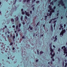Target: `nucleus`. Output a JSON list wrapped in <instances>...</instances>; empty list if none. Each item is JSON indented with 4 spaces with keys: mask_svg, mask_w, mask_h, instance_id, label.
Segmentation results:
<instances>
[{
    "mask_svg": "<svg viewBox=\"0 0 67 67\" xmlns=\"http://www.w3.org/2000/svg\"><path fill=\"white\" fill-rule=\"evenodd\" d=\"M30 28V30H32L33 29V28L32 27H31V28Z\"/></svg>",
    "mask_w": 67,
    "mask_h": 67,
    "instance_id": "obj_35",
    "label": "nucleus"
},
{
    "mask_svg": "<svg viewBox=\"0 0 67 67\" xmlns=\"http://www.w3.org/2000/svg\"><path fill=\"white\" fill-rule=\"evenodd\" d=\"M49 12H50V13L49 14V15H50V16H51V15H52V13L51 11H49Z\"/></svg>",
    "mask_w": 67,
    "mask_h": 67,
    "instance_id": "obj_8",
    "label": "nucleus"
},
{
    "mask_svg": "<svg viewBox=\"0 0 67 67\" xmlns=\"http://www.w3.org/2000/svg\"><path fill=\"white\" fill-rule=\"evenodd\" d=\"M16 29L17 30H18V25H17L16 26Z\"/></svg>",
    "mask_w": 67,
    "mask_h": 67,
    "instance_id": "obj_21",
    "label": "nucleus"
},
{
    "mask_svg": "<svg viewBox=\"0 0 67 67\" xmlns=\"http://www.w3.org/2000/svg\"><path fill=\"white\" fill-rule=\"evenodd\" d=\"M65 46H63V48H65Z\"/></svg>",
    "mask_w": 67,
    "mask_h": 67,
    "instance_id": "obj_57",
    "label": "nucleus"
},
{
    "mask_svg": "<svg viewBox=\"0 0 67 67\" xmlns=\"http://www.w3.org/2000/svg\"><path fill=\"white\" fill-rule=\"evenodd\" d=\"M58 15H59V13H58L57 14V16H58Z\"/></svg>",
    "mask_w": 67,
    "mask_h": 67,
    "instance_id": "obj_41",
    "label": "nucleus"
},
{
    "mask_svg": "<svg viewBox=\"0 0 67 67\" xmlns=\"http://www.w3.org/2000/svg\"><path fill=\"white\" fill-rule=\"evenodd\" d=\"M43 53L44 52H43L42 51H41L40 53V54H43Z\"/></svg>",
    "mask_w": 67,
    "mask_h": 67,
    "instance_id": "obj_13",
    "label": "nucleus"
},
{
    "mask_svg": "<svg viewBox=\"0 0 67 67\" xmlns=\"http://www.w3.org/2000/svg\"><path fill=\"white\" fill-rule=\"evenodd\" d=\"M19 20V18L18 17H16L15 19V20L16 21H17Z\"/></svg>",
    "mask_w": 67,
    "mask_h": 67,
    "instance_id": "obj_7",
    "label": "nucleus"
},
{
    "mask_svg": "<svg viewBox=\"0 0 67 67\" xmlns=\"http://www.w3.org/2000/svg\"><path fill=\"white\" fill-rule=\"evenodd\" d=\"M15 8H15V9H14V11H16V8H16V7H15Z\"/></svg>",
    "mask_w": 67,
    "mask_h": 67,
    "instance_id": "obj_20",
    "label": "nucleus"
},
{
    "mask_svg": "<svg viewBox=\"0 0 67 67\" xmlns=\"http://www.w3.org/2000/svg\"><path fill=\"white\" fill-rule=\"evenodd\" d=\"M63 34H64V33L62 31V32L60 33V35H62V36H63Z\"/></svg>",
    "mask_w": 67,
    "mask_h": 67,
    "instance_id": "obj_12",
    "label": "nucleus"
},
{
    "mask_svg": "<svg viewBox=\"0 0 67 67\" xmlns=\"http://www.w3.org/2000/svg\"><path fill=\"white\" fill-rule=\"evenodd\" d=\"M15 49V48L14 47L13 48V50H14Z\"/></svg>",
    "mask_w": 67,
    "mask_h": 67,
    "instance_id": "obj_45",
    "label": "nucleus"
},
{
    "mask_svg": "<svg viewBox=\"0 0 67 67\" xmlns=\"http://www.w3.org/2000/svg\"><path fill=\"white\" fill-rule=\"evenodd\" d=\"M53 57H54V56H51V58L52 59H53Z\"/></svg>",
    "mask_w": 67,
    "mask_h": 67,
    "instance_id": "obj_44",
    "label": "nucleus"
},
{
    "mask_svg": "<svg viewBox=\"0 0 67 67\" xmlns=\"http://www.w3.org/2000/svg\"><path fill=\"white\" fill-rule=\"evenodd\" d=\"M9 35H8L7 36V37H8V38H9Z\"/></svg>",
    "mask_w": 67,
    "mask_h": 67,
    "instance_id": "obj_58",
    "label": "nucleus"
},
{
    "mask_svg": "<svg viewBox=\"0 0 67 67\" xmlns=\"http://www.w3.org/2000/svg\"><path fill=\"white\" fill-rule=\"evenodd\" d=\"M29 1H30V0H27V3L29 2Z\"/></svg>",
    "mask_w": 67,
    "mask_h": 67,
    "instance_id": "obj_34",
    "label": "nucleus"
},
{
    "mask_svg": "<svg viewBox=\"0 0 67 67\" xmlns=\"http://www.w3.org/2000/svg\"><path fill=\"white\" fill-rule=\"evenodd\" d=\"M23 24L24 25V24H25V23H24V22H23Z\"/></svg>",
    "mask_w": 67,
    "mask_h": 67,
    "instance_id": "obj_48",
    "label": "nucleus"
},
{
    "mask_svg": "<svg viewBox=\"0 0 67 67\" xmlns=\"http://www.w3.org/2000/svg\"><path fill=\"white\" fill-rule=\"evenodd\" d=\"M26 15H27V16H30V14L29 13V12H26Z\"/></svg>",
    "mask_w": 67,
    "mask_h": 67,
    "instance_id": "obj_4",
    "label": "nucleus"
},
{
    "mask_svg": "<svg viewBox=\"0 0 67 67\" xmlns=\"http://www.w3.org/2000/svg\"><path fill=\"white\" fill-rule=\"evenodd\" d=\"M53 47L54 48H55V46L54 45H53Z\"/></svg>",
    "mask_w": 67,
    "mask_h": 67,
    "instance_id": "obj_61",
    "label": "nucleus"
},
{
    "mask_svg": "<svg viewBox=\"0 0 67 67\" xmlns=\"http://www.w3.org/2000/svg\"><path fill=\"white\" fill-rule=\"evenodd\" d=\"M56 22H57V20L54 21H53L54 24H56V23H56Z\"/></svg>",
    "mask_w": 67,
    "mask_h": 67,
    "instance_id": "obj_15",
    "label": "nucleus"
},
{
    "mask_svg": "<svg viewBox=\"0 0 67 67\" xmlns=\"http://www.w3.org/2000/svg\"><path fill=\"white\" fill-rule=\"evenodd\" d=\"M22 14L23 15L24 14V12H22Z\"/></svg>",
    "mask_w": 67,
    "mask_h": 67,
    "instance_id": "obj_26",
    "label": "nucleus"
},
{
    "mask_svg": "<svg viewBox=\"0 0 67 67\" xmlns=\"http://www.w3.org/2000/svg\"><path fill=\"white\" fill-rule=\"evenodd\" d=\"M57 1V0H55H55H54V2H56V1Z\"/></svg>",
    "mask_w": 67,
    "mask_h": 67,
    "instance_id": "obj_53",
    "label": "nucleus"
},
{
    "mask_svg": "<svg viewBox=\"0 0 67 67\" xmlns=\"http://www.w3.org/2000/svg\"><path fill=\"white\" fill-rule=\"evenodd\" d=\"M48 1L49 2H51V0H48Z\"/></svg>",
    "mask_w": 67,
    "mask_h": 67,
    "instance_id": "obj_63",
    "label": "nucleus"
},
{
    "mask_svg": "<svg viewBox=\"0 0 67 67\" xmlns=\"http://www.w3.org/2000/svg\"><path fill=\"white\" fill-rule=\"evenodd\" d=\"M45 25H43V27H45Z\"/></svg>",
    "mask_w": 67,
    "mask_h": 67,
    "instance_id": "obj_59",
    "label": "nucleus"
},
{
    "mask_svg": "<svg viewBox=\"0 0 67 67\" xmlns=\"http://www.w3.org/2000/svg\"><path fill=\"white\" fill-rule=\"evenodd\" d=\"M23 9H21V12H23Z\"/></svg>",
    "mask_w": 67,
    "mask_h": 67,
    "instance_id": "obj_52",
    "label": "nucleus"
},
{
    "mask_svg": "<svg viewBox=\"0 0 67 67\" xmlns=\"http://www.w3.org/2000/svg\"><path fill=\"white\" fill-rule=\"evenodd\" d=\"M36 3H40V1H38L36 2Z\"/></svg>",
    "mask_w": 67,
    "mask_h": 67,
    "instance_id": "obj_25",
    "label": "nucleus"
},
{
    "mask_svg": "<svg viewBox=\"0 0 67 67\" xmlns=\"http://www.w3.org/2000/svg\"><path fill=\"white\" fill-rule=\"evenodd\" d=\"M16 0L14 2V4H15L16 3Z\"/></svg>",
    "mask_w": 67,
    "mask_h": 67,
    "instance_id": "obj_23",
    "label": "nucleus"
},
{
    "mask_svg": "<svg viewBox=\"0 0 67 67\" xmlns=\"http://www.w3.org/2000/svg\"><path fill=\"white\" fill-rule=\"evenodd\" d=\"M52 61H53V62H54V60H54V59H52Z\"/></svg>",
    "mask_w": 67,
    "mask_h": 67,
    "instance_id": "obj_51",
    "label": "nucleus"
},
{
    "mask_svg": "<svg viewBox=\"0 0 67 67\" xmlns=\"http://www.w3.org/2000/svg\"><path fill=\"white\" fill-rule=\"evenodd\" d=\"M51 22H52V21H49V23H51Z\"/></svg>",
    "mask_w": 67,
    "mask_h": 67,
    "instance_id": "obj_56",
    "label": "nucleus"
},
{
    "mask_svg": "<svg viewBox=\"0 0 67 67\" xmlns=\"http://www.w3.org/2000/svg\"><path fill=\"white\" fill-rule=\"evenodd\" d=\"M62 32H63V34L65 33V32H66V30H65V29L64 30H63Z\"/></svg>",
    "mask_w": 67,
    "mask_h": 67,
    "instance_id": "obj_9",
    "label": "nucleus"
},
{
    "mask_svg": "<svg viewBox=\"0 0 67 67\" xmlns=\"http://www.w3.org/2000/svg\"><path fill=\"white\" fill-rule=\"evenodd\" d=\"M65 62H67V60H66V59H65Z\"/></svg>",
    "mask_w": 67,
    "mask_h": 67,
    "instance_id": "obj_55",
    "label": "nucleus"
},
{
    "mask_svg": "<svg viewBox=\"0 0 67 67\" xmlns=\"http://www.w3.org/2000/svg\"><path fill=\"white\" fill-rule=\"evenodd\" d=\"M21 21H22L23 20V16H21Z\"/></svg>",
    "mask_w": 67,
    "mask_h": 67,
    "instance_id": "obj_14",
    "label": "nucleus"
},
{
    "mask_svg": "<svg viewBox=\"0 0 67 67\" xmlns=\"http://www.w3.org/2000/svg\"><path fill=\"white\" fill-rule=\"evenodd\" d=\"M57 36H56L55 38V40L54 41V42H55V41H56V40H57Z\"/></svg>",
    "mask_w": 67,
    "mask_h": 67,
    "instance_id": "obj_6",
    "label": "nucleus"
},
{
    "mask_svg": "<svg viewBox=\"0 0 67 67\" xmlns=\"http://www.w3.org/2000/svg\"><path fill=\"white\" fill-rule=\"evenodd\" d=\"M34 9H35V8L34 7H33V11H34Z\"/></svg>",
    "mask_w": 67,
    "mask_h": 67,
    "instance_id": "obj_32",
    "label": "nucleus"
},
{
    "mask_svg": "<svg viewBox=\"0 0 67 67\" xmlns=\"http://www.w3.org/2000/svg\"><path fill=\"white\" fill-rule=\"evenodd\" d=\"M39 22H38V23H37V25H36V26H37V25H38V24H39Z\"/></svg>",
    "mask_w": 67,
    "mask_h": 67,
    "instance_id": "obj_22",
    "label": "nucleus"
},
{
    "mask_svg": "<svg viewBox=\"0 0 67 67\" xmlns=\"http://www.w3.org/2000/svg\"><path fill=\"white\" fill-rule=\"evenodd\" d=\"M18 36V33H16V36Z\"/></svg>",
    "mask_w": 67,
    "mask_h": 67,
    "instance_id": "obj_36",
    "label": "nucleus"
},
{
    "mask_svg": "<svg viewBox=\"0 0 67 67\" xmlns=\"http://www.w3.org/2000/svg\"><path fill=\"white\" fill-rule=\"evenodd\" d=\"M15 36H13V39H14L15 38Z\"/></svg>",
    "mask_w": 67,
    "mask_h": 67,
    "instance_id": "obj_31",
    "label": "nucleus"
},
{
    "mask_svg": "<svg viewBox=\"0 0 67 67\" xmlns=\"http://www.w3.org/2000/svg\"><path fill=\"white\" fill-rule=\"evenodd\" d=\"M25 37H24V36H23L22 37V38H24Z\"/></svg>",
    "mask_w": 67,
    "mask_h": 67,
    "instance_id": "obj_33",
    "label": "nucleus"
},
{
    "mask_svg": "<svg viewBox=\"0 0 67 67\" xmlns=\"http://www.w3.org/2000/svg\"><path fill=\"white\" fill-rule=\"evenodd\" d=\"M58 51H59V52H60V48H59V49L58 50Z\"/></svg>",
    "mask_w": 67,
    "mask_h": 67,
    "instance_id": "obj_50",
    "label": "nucleus"
},
{
    "mask_svg": "<svg viewBox=\"0 0 67 67\" xmlns=\"http://www.w3.org/2000/svg\"><path fill=\"white\" fill-rule=\"evenodd\" d=\"M58 17H57V18H55L54 19H52L50 20V21H51V22H52V20L53 21H54V20H56V19H58Z\"/></svg>",
    "mask_w": 67,
    "mask_h": 67,
    "instance_id": "obj_5",
    "label": "nucleus"
},
{
    "mask_svg": "<svg viewBox=\"0 0 67 67\" xmlns=\"http://www.w3.org/2000/svg\"><path fill=\"white\" fill-rule=\"evenodd\" d=\"M63 19V16H62L61 17V19L62 20V19Z\"/></svg>",
    "mask_w": 67,
    "mask_h": 67,
    "instance_id": "obj_49",
    "label": "nucleus"
},
{
    "mask_svg": "<svg viewBox=\"0 0 67 67\" xmlns=\"http://www.w3.org/2000/svg\"><path fill=\"white\" fill-rule=\"evenodd\" d=\"M13 27H15V25H13Z\"/></svg>",
    "mask_w": 67,
    "mask_h": 67,
    "instance_id": "obj_46",
    "label": "nucleus"
},
{
    "mask_svg": "<svg viewBox=\"0 0 67 67\" xmlns=\"http://www.w3.org/2000/svg\"><path fill=\"white\" fill-rule=\"evenodd\" d=\"M13 42L11 43L10 44V45L11 46V45H13Z\"/></svg>",
    "mask_w": 67,
    "mask_h": 67,
    "instance_id": "obj_19",
    "label": "nucleus"
},
{
    "mask_svg": "<svg viewBox=\"0 0 67 67\" xmlns=\"http://www.w3.org/2000/svg\"><path fill=\"white\" fill-rule=\"evenodd\" d=\"M24 2H25L26 1V0H24L23 1Z\"/></svg>",
    "mask_w": 67,
    "mask_h": 67,
    "instance_id": "obj_28",
    "label": "nucleus"
},
{
    "mask_svg": "<svg viewBox=\"0 0 67 67\" xmlns=\"http://www.w3.org/2000/svg\"><path fill=\"white\" fill-rule=\"evenodd\" d=\"M60 5V3H59L58 4V6H59Z\"/></svg>",
    "mask_w": 67,
    "mask_h": 67,
    "instance_id": "obj_47",
    "label": "nucleus"
},
{
    "mask_svg": "<svg viewBox=\"0 0 67 67\" xmlns=\"http://www.w3.org/2000/svg\"><path fill=\"white\" fill-rule=\"evenodd\" d=\"M59 28V30H61V29H62V28Z\"/></svg>",
    "mask_w": 67,
    "mask_h": 67,
    "instance_id": "obj_60",
    "label": "nucleus"
},
{
    "mask_svg": "<svg viewBox=\"0 0 67 67\" xmlns=\"http://www.w3.org/2000/svg\"><path fill=\"white\" fill-rule=\"evenodd\" d=\"M31 25H29V27L28 28V29H30V28L31 27Z\"/></svg>",
    "mask_w": 67,
    "mask_h": 67,
    "instance_id": "obj_39",
    "label": "nucleus"
},
{
    "mask_svg": "<svg viewBox=\"0 0 67 67\" xmlns=\"http://www.w3.org/2000/svg\"><path fill=\"white\" fill-rule=\"evenodd\" d=\"M50 52H51L50 53V55H51V56H55V53H53V52L54 50H53V49H50Z\"/></svg>",
    "mask_w": 67,
    "mask_h": 67,
    "instance_id": "obj_3",
    "label": "nucleus"
},
{
    "mask_svg": "<svg viewBox=\"0 0 67 67\" xmlns=\"http://www.w3.org/2000/svg\"><path fill=\"white\" fill-rule=\"evenodd\" d=\"M66 24H64V27H66Z\"/></svg>",
    "mask_w": 67,
    "mask_h": 67,
    "instance_id": "obj_42",
    "label": "nucleus"
},
{
    "mask_svg": "<svg viewBox=\"0 0 67 67\" xmlns=\"http://www.w3.org/2000/svg\"><path fill=\"white\" fill-rule=\"evenodd\" d=\"M11 21L12 22H14V19H11Z\"/></svg>",
    "mask_w": 67,
    "mask_h": 67,
    "instance_id": "obj_16",
    "label": "nucleus"
},
{
    "mask_svg": "<svg viewBox=\"0 0 67 67\" xmlns=\"http://www.w3.org/2000/svg\"><path fill=\"white\" fill-rule=\"evenodd\" d=\"M30 13H31V14H32V11H30Z\"/></svg>",
    "mask_w": 67,
    "mask_h": 67,
    "instance_id": "obj_40",
    "label": "nucleus"
},
{
    "mask_svg": "<svg viewBox=\"0 0 67 67\" xmlns=\"http://www.w3.org/2000/svg\"><path fill=\"white\" fill-rule=\"evenodd\" d=\"M50 46H51L50 49H52V46L51 45V44H50Z\"/></svg>",
    "mask_w": 67,
    "mask_h": 67,
    "instance_id": "obj_29",
    "label": "nucleus"
},
{
    "mask_svg": "<svg viewBox=\"0 0 67 67\" xmlns=\"http://www.w3.org/2000/svg\"><path fill=\"white\" fill-rule=\"evenodd\" d=\"M62 24H60V27L61 28H62L63 27V25H62Z\"/></svg>",
    "mask_w": 67,
    "mask_h": 67,
    "instance_id": "obj_17",
    "label": "nucleus"
},
{
    "mask_svg": "<svg viewBox=\"0 0 67 67\" xmlns=\"http://www.w3.org/2000/svg\"><path fill=\"white\" fill-rule=\"evenodd\" d=\"M63 48H64V47H62V49H63Z\"/></svg>",
    "mask_w": 67,
    "mask_h": 67,
    "instance_id": "obj_54",
    "label": "nucleus"
},
{
    "mask_svg": "<svg viewBox=\"0 0 67 67\" xmlns=\"http://www.w3.org/2000/svg\"><path fill=\"white\" fill-rule=\"evenodd\" d=\"M45 18H46H46H47V16H45Z\"/></svg>",
    "mask_w": 67,
    "mask_h": 67,
    "instance_id": "obj_43",
    "label": "nucleus"
},
{
    "mask_svg": "<svg viewBox=\"0 0 67 67\" xmlns=\"http://www.w3.org/2000/svg\"><path fill=\"white\" fill-rule=\"evenodd\" d=\"M50 4H52V5H54V2L53 1H52V2H51L50 3Z\"/></svg>",
    "mask_w": 67,
    "mask_h": 67,
    "instance_id": "obj_11",
    "label": "nucleus"
},
{
    "mask_svg": "<svg viewBox=\"0 0 67 67\" xmlns=\"http://www.w3.org/2000/svg\"><path fill=\"white\" fill-rule=\"evenodd\" d=\"M51 31H52V32L53 31V25H51Z\"/></svg>",
    "mask_w": 67,
    "mask_h": 67,
    "instance_id": "obj_10",
    "label": "nucleus"
},
{
    "mask_svg": "<svg viewBox=\"0 0 67 67\" xmlns=\"http://www.w3.org/2000/svg\"><path fill=\"white\" fill-rule=\"evenodd\" d=\"M55 26H56V24H54V27H55Z\"/></svg>",
    "mask_w": 67,
    "mask_h": 67,
    "instance_id": "obj_30",
    "label": "nucleus"
},
{
    "mask_svg": "<svg viewBox=\"0 0 67 67\" xmlns=\"http://www.w3.org/2000/svg\"><path fill=\"white\" fill-rule=\"evenodd\" d=\"M21 31L20 29V28H18V31Z\"/></svg>",
    "mask_w": 67,
    "mask_h": 67,
    "instance_id": "obj_27",
    "label": "nucleus"
},
{
    "mask_svg": "<svg viewBox=\"0 0 67 67\" xmlns=\"http://www.w3.org/2000/svg\"><path fill=\"white\" fill-rule=\"evenodd\" d=\"M38 61V60H36V63H37V62Z\"/></svg>",
    "mask_w": 67,
    "mask_h": 67,
    "instance_id": "obj_37",
    "label": "nucleus"
},
{
    "mask_svg": "<svg viewBox=\"0 0 67 67\" xmlns=\"http://www.w3.org/2000/svg\"><path fill=\"white\" fill-rule=\"evenodd\" d=\"M63 1V0H61L60 2H59V3H60L62 6H64V9H66V7L65 6V4L64 3V2Z\"/></svg>",
    "mask_w": 67,
    "mask_h": 67,
    "instance_id": "obj_2",
    "label": "nucleus"
},
{
    "mask_svg": "<svg viewBox=\"0 0 67 67\" xmlns=\"http://www.w3.org/2000/svg\"><path fill=\"white\" fill-rule=\"evenodd\" d=\"M66 55H65V57H66V56H67V54L66 53Z\"/></svg>",
    "mask_w": 67,
    "mask_h": 67,
    "instance_id": "obj_64",
    "label": "nucleus"
},
{
    "mask_svg": "<svg viewBox=\"0 0 67 67\" xmlns=\"http://www.w3.org/2000/svg\"><path fill=\"white\" fill-rule=\"evenodd\" d=\"M27 16H25V19H27Z\"/></svg>",
    "mask_w": 67,
    "mask_h": 67,
    "instance_id": "obj_38",
    "label": "nucleus"
},
{
    "mask_svg": "<svg viewBox=\"0 0 67 67\" xmlns=\"http://www.w3.org/2000/svg\"><path fill=\"white\" fill-rule=\"evenodd\" d=\"M21 24H19V27H21Z\"/></svg>",
    "mask_w": 67,
    "mask_h": 67,
    "instance_id": "obj_18",
    "label": "nucleus"
},
{
    "mask_svg": "<svg viewBox=\"0 0 67 67\" xmlns=\"http://www.w3.org/2000/svg\"><path fill=\"white\" fill-rule=\"evenodd\" d=\"M65 65H66L67 66V63H65Z\"/></svg>",
    "mask_w": 67,
    "mask_h": 67,
    "instance_id": "obj_62",
    "label": "nucleus"
},
{
    "mask_svg": "<svg viewBox=\"0 0 67 67\" xmlns=\"http://www.w3.org/2000/svg\"><path fill=\"white\" fill-rule=\"evenodd\" d=\"M55 9H56V6H54L53 7V9H54V10H55Z\"/></svg>",
    "mask_w": 67,
    "mask_h": 67,
    "instance_id": "obj_24",
    "label": "nucleus"
},
{
    "mask_svg": "<svg viewBox=\"0 0 67 67\" xmlns=\"http://www.w3.org/2000/svg\"><path fill=\"white\" fill-rule=\"evenodd\" d=\"M48 8L50 9L48 10V12H49V11H51V12L52 13L53 12H55V9L52 8V7L51 6V5H49Z\"/></svg>",
    "mask_w": 67,
    "mask_h": 67,
    "instance_id": "obj_1",
    "label": "nucleus"
}]
</instances>
